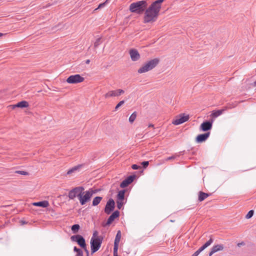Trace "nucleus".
Returning a JSON list of instances; mask_svg holds the SVG:
<instances>
[{"label":"nucleus","mask_w":256,"mask_h":256,"mask_svg":"<svg viewBox=\"0 0 256 256\" xmlns=\"http://www.w3.org/2000/svg\"><path fill=\"white\" fill-rule=\"evenodd\" d=\"M164 0H156L148 8H146L144 18V23L156 21L161 8L162 3Z\"/></svg>","instance_id":"1"},{"label":"nucleus","mask_w":256,"mask_h":256,"mask_svg":"<svg viewBox=\"0 0 256 256\" xmlns=\"http://www.w3.org/2000/svg\"><path fill=\"white\" fill-rule=\"evenodd\" d=\"M147 6V2L142 0L132 3L130 5L129 10L132 12L140 14L145 11Z\"/></svg>","instance_id":"2"},{"label":"nucleus","mask_w":256,"mask_h":256,"mask_svg":"<svg viewBox=\"0 0 256 256\" xmlns=\"http://www.w3.org/2000/svg\"><path fill=\"white\" fill-rule=\"evenodd\" d=\"M160 60L158 58H155L147 62L138 70V73L142 74L152 70L158 64Z\"/></svg>","instance_id":"3"},{"label":"nucleus","mask_w":256,"mask_h":256,"mask_svg":"<svg viewBox=\"0 0 256 256\" xmlns=\"http://www.w3.org/2000/svg\"><path fill=\"white\" fill-rule=\"evenodd\" d=\"M95 192H96L92 188H90L88 190L82 191L78 198L80 204L84 205L86 202L90 201Z\"/></svg>","instance_id":"4"},{"label":"nucleus","mask_w":256,"mask_h":256,"mask_svg":"<svg viewBox=\"0 0 256 256\" xmlns=\"http://www.w3.org/2000/svg\"><path fill=\"white\" fill-rule=\"evenodd\" d=\"M102 242V238H92L90 240V247L92 254L96 252L100 249Z\"/></svg>","instance_id":"5"},{"label":"nucleus","mask_w":256,"mask_h":256,"mask_svg":"<svg viewBox=\"0 0 256 256\" xmlns=\"http://www.w3.org/2000/svg\"><path fill=\"white\" fill-rule=\"evenodd\" d=\"M82 186H78L70 190L68 192V198L70 200H74L76 197L79 198L81 193L84 190Z\"/></svg>","instance_id":"6"},{"label":"nucleus","mask_w":256,"mask_h":256,"mask_svg":"<svg viewBox=\"0 0 256 256\" xmlns=\"http://www.w3.org/2000/svg\"><path fill=\"white\" fill-rule=\"evenodd\" d=\"M70 239L73 242H77L78 244L82 248H85L86 244L84 238L80 234L74 235L71 236Z\"/></svg>","instance_id":"7"},{"label":"nucleus","mask_w":256,"mask_h":256,"mask_svg":"<svg viewBox=\"0 0 256 256\" xmlns=\"http://www.w3.org/2000/svg\"><path fill=\"white\" fill-rule=\"evenodd\" d=\"M84 78L78 74L70 76L66 80L68 84H78L82 82Z\"/></svg>","instance_id":"8"},{"label":"nucleus","mask_w":256,"mask_h":256,"mask_svg":"<svg viewBox=\"0 0 256 256\" xmlns=\"http://www.w3.org/2000/svg\"><path fill=\"white\" fill-rule=\"evenodd\" d=\"M189 118L190 116L188 115H185L184 114H182L176 116L172 123L174 125H178L188 121Z\"/></svg>","instance_id":"9"},{"label":"nucleus","mask_w":256,"mask_h":256,"mask_svg":"<svg viewBox=\"0 0 256 256\" xmlns=\"http://www.w3.org/2000/svg\"><path fill=\"white\" fill-rule=\"evenodd\" d=\"M114 204L115 203L114 200L110 198L106 202L104 208V212L108 214H110L111 212L114 210Z\"/></svg>","instance_id":"10"},{"label":"nucleus","mask_w":256,"mask_h":256,"mask_svg":"<svg viewBox=\"0 0 256 256\" xmlns=\"http://www.w3.org/2000/svg\"><path fill=\"white\" fill-rule=\"evenodd\" d=\"M213 121H206L203 122L200 126V129L203 132H206L210 130L212 128Z\"/></svg>","instance_id":"11"},{"label":"nucleus","mask_w":256,"mask_h":256,"mask_svg":"<svg viewBox=\"0 0 256 256\" xmlns=\"http://www.w3.org/2000/svg\"><path fill=\"white\" fill-rule=\"evenodd\" d=\"M135 178V175H132L128 176L127 178H126L120 183V186L122 188L126 187L134 181Z\"/></svg>","instance_id":"12"},{"label":"nucleus","mask_w":256,"mask_h":256,"mask_svg":"<svg viewBox=\"0 0 256 256\" xmlns=\"http://www.w3.org/2000/svg\"><path fill=\"white\" fill-rule=\"evenodd\" d=\"M130 54L132 60L134 62L137 61L140 58V54L136 49L130 50Z\"/></svg>","instance_id":"13"},{"label":"nucleus","mask_w":256,"mask_h":256,"mask_svg":"<svg viewBox=\"0 0 256 256\" xmlns=\"http://www.w3.org/2000/svg\"><path fill=\"white\" fill-rule=\"evenodd\" d=\"M210 132H208L205 134H198L196 139V140L198 143L202 142L206 140V139L210 136Z\"/></svg>","instance_id":"14"},{"label":"nucleus","mask_w":256,"mask_h":256,"mask_svg":"<svg viewBox=\"0 0 256 256\" xmlns=\"http://www.w3.org/2000/svg\"><path fill=\"white\" fill-rule=\"evenodd\" d=\"M120 216V212L118 210L114 211L108 218L106 225L110 224L116 218Z\"/></svg>","instance_id":"15"},{"label":"nucleus","mask_w":256,"mask_h":256,"mask_svg":"<svg viewBox=\"0 0 256 256\" xmlns=\"http://www.w3.org/2000/svg\"><path fill=\"white\" fill-rule=\"evenodd\" d=\"M118 96L116 90H112L108 91L104 95L105 98H108L111 97Z\"/></svg>","instance_id":"16"},{"label":"nucleus","mask_w":256,"mask_h":256,"mask_svg":"<svg viewBox=\"0 0 256 256\" xmlns=\"http://www.w3.org/2000/svg\"><path fill=\"white\" fill-rule=\"evenodd\" d=\"M12 106L13 108H24L28 106V104L26 101L23 100L18 102L16 104L12 105Z\"/></svg>","instance_id":"17"},{"label":"nucleus","mask_w":256,"mask_h":256,"mask_svg":"<svg viewBox=\"0 0 256 256\" xmlns=\"http://www.w3.org/2000/svg\"><path fill=\"white\" fill-rule=\"evenodd\" d=\"M120 238H121V232L120 230H118L117 232V234H116V238H115L114 248H118V244H119V242L120 240Z\"/></svg>","instance_id":"18"},{"label":"nucleus","mask_w":256,"mask_h":256,"mask_svg":"<svg viewBox=\"0 0 256 256\" xmlns=\"http://www.w3.org/2000/svg\"><path fill=\"white\" fill-rule=\"evenodd\" d=\"M33 205L42 208H46L48 206L49 203L46 200H44L42 202H34L33 203Z\"/></svg>","instance_id":"19"},{"label":"nucleus","mask_w":256,"mask_h":256,"mask_svg":"<svg viewBox=\"0 0 256 256\" xmlns=\"http://www.w3.org/2000/svg\"><path fill=\"white\" fill-rule=\"evenodd\" d=\"M210 194L207 193L200 191L198 192V200L200 202H202Z\"/></svg>","instance_id":"20"},{"label":"nucleus","mask_w":256,"mask_h":256,"mask_svg":"<svg viewBox=\"0 0 256 256\" xmlns=\"http://www.w3.org/2000/svg\"><path fill=\"white\" fill-rule=\"evenodd\" d=\"M225 110V109L219 110L216 111H213L211 116L214 118H216L220 116L223 112Z\"/></svg>","instance_id":"21"},{"label":"nucleus","mask_w":256,"mask_h":256,"mask_svg":"<svg viewBox=\"0 0 256 256\" xmlns=\"http://www.w3.org/2000/svg\"><path fill=\"white\" fill-rule=\"evenodd\" d=\"M214 241V240L213 238L210 237V240L207 242H206L202 246H201L200 248V250L202 251L203 250H204L205 248H206L207 247H208V246H210L213 242Z\"/></svg>","instance_id":"22"},{"label":"nucleus","mask_w":256,"mask_h":256,"mask_svg":"<svg viewBox=\"0 0 256 256\" xmlns=\"http://www.w3.org/2000/svg\"><path fill=\"white\" fill-rule=\"evenodd\" d=\"M124 194H125V190H120L118 192V194L116 196V200H124Z\"/></svg>","instance_id":"23"},{"label":"nucleus","mask_w":256,"mask_h":256,"mask_svg":"<svg viewBox=\"0 0 256 256\" xmlns=\"http://www.w3.org/2000/svg\"><path fill=\"white\" fill-rule=\"evenodd\" d=\"M102 198L101 196L95 197L92 200V206H96L98 205L100 203Z\"/></svg>","instance_id":"24"},{"label":"nucleus","mask_w":256,"mask_h":256,"mask_svg":"<svg viewBox=\"0 0 256 256\" xmlns=\"http://www.w3.org/2000/svg\"><path fill=\"white\" fill-rule=\"evenodd\" d=\"M212 248L215 252H216L218 251L222 250L224 248V246L222 244H217L216 246H214Z\"/></svg>","instance_id":"25"},{"label":"nucleus","mask_w":256,"mask_h":256,"mask_svg":"<svg viewBox=\"0 0 256 256\" xmlns=\"http://www.w3.org/2000/svg\"><path fill=\"white\" fill-rule=\"evenodd\" d=\"M80 166L78 165L72 168L67 172V174H70L74 172L76 170H78Z\"/></svg>","instance_id":"26"},{"label":"nucleus","mask_w":256,"mask_h":256,"mask_svg":"<svg viewBox=\"0 0 256 256\" xmlns=\"http://www.w3.org/2000/svg\"><path fill=\"white\" fill-rule=\"evenodd\" d=\"M136 112H134L132 114L131 116H130L129 118V122H130V123H132L134 120H136Z\"/></svg>","instance_id":"27"},{"label":"nucleus","mask_w":256,"mask_h":256,"mask_svg":"<svg viewBox=\"0 0 256 256\" xmlns=\"http://www.w3.org/2000/svg\"><path fill=\"white\" fill-rule=\"evenodd\" d=\"M80 226L79 224H75L72 226V230L73 232L74 233H76L78 231V230L80 229Z\"/></svg>","instance_id":"28"},{"label":"nucleus","mask_w":256,"mask_h":256,"mask_svg":"<svg viewBox=\"0 0 256 256\" xmlns=\"http://www.w3.org/2000/svg\"><path fill=\"white\" fill-rule=\"evenodd\" d=\"M117 208L120 210L124 204V200H116Z\"/></svg>","instance_id":"29"},{"label":"nucleus","mask_w":256,"mask_h":256,"mask_svg":"<svg viewBox=\"0 0 256 256\" xmlns=\"http://www.w3.org/2000/svg\"><path fill=\"white\" fill-rule=\"evenodd\" d=\"M74 250L76 252V256L83 255V252L82 250L80 248H77L76 246L74 247Z\"/></svg>","instance_id":"30"},{"label":"nucleus","mask_w":256,"mask_h":256,"mask_svg":"<svg viewBox=\"0 0 256 256\" xmlns=\"http://www.w3.org/2000/svg\"><path fill=\"white\" fill-rule=\"evenodd\" d=\"M254 214V211L253 210H250L248 212V213L246 215V218L247 219H249V218H251L253 216Z\"/></svg>","instance_id":"31"},{"label":"nucleus","mask_w":256,"mask_h":256,"mask_svg":"<svg viewBox=\"0 0 256 256\" xmlns=\"http://www.w3.org/2000/svg\"><path fill=\"white\" fill-rule=\"evenodd\" d=\"M101 44L100 38H98L96 40V42L94 43V48H98Z\"/></svg>","instance_id":"32"},{"label":"nucleus","mask_w":256,"mask_h":256,"mask_svg":"<svg viewBox=\"0 0 256 256\" xmlns=\"http://www.w3.org/2000/svg\"><path fill=\"white\" fill-rule=\"evenodd\" d=\"M124 102H125L124 100L120 102L114 108V110L116 111L120 106L124 104Z\"/></svg>","instance_id":"33"},{"label":"nucleus","mask_w":256,"mask_h":256,"mask_svg":"<svg viewBox=\"0 0 256 256\" xmlns=\"http://www.w3.org/2000/svg\"><path fill=\"white\" fill-rule=\"evenodd\" d=\"M108 0H106L105 2L100 4L98 5V7L94 10V11L96 10H98L99 8L104 7L106 6V2H108Z\"/></svg>","instance_id":"34"},{"label":"nucleus","mask_w":256,"mask_h":256,"mask_svg":"<svg viewBox=\"0 0 256 256\" xmlns=\"http://www.w3.org/2000/svg\"><path fill=\"white\" fill-rule=\"evenodd\" d=\"M15 173L24 176L28 174V172L23 170H16Z\"/></svg>","instance_id":"35"},{"label":"nucleus","mask_w":256,"mask_h":256,"mask_svg":"<svg viewBox=\"0 0 256 256\" xmlns=\"http://www.w3.org/2000/svg\"><path fill=\"white\" fill-rule=\"evenodd\" d=\"M149 164V162L148 161H144L142 162V165L144 168H146Z\"/></svg>","instance_id":"36"},{"label":"nucleus","mask_w":256,"mask_h":256,"mask_svg":"<svg viewBox=\"0 0 256 256\" xmlns=\"http://www.w3.org/2000/svg\"><path fill=\"white\" fill-rule=\"evenodd\" d=\"M176 156L174 155V156H171L168 157L167 158H166L165 160L166 161H168V160H174V158H176Z\"/></svg>","instance_id":"37"},{"label":"nucleus","mask_w":256,"mask_h":256,"mask_svg":"<svg viewBox=\"0 0 256 256\" xmlns=\"http://www.w3.org/2000/svg\"><path fill=\"white\" fill-rule=\"evenodd\" d=\"M202 251L200 250V248L194 254H192V256H198V255L200 254V252Z\"/></svg>","instance_id":"38"},{"label":"nucleus","mask_w":256,"mask_h":256,"mask_svg":"<svg viewBox=\"0 0 256 256\" xmlns=\"http://www.w3.org/2000/svg\"><path fill=\"white\" fill-rule=\"evenodd\" d=\"M117 90L118 94V96L124 94V91L122 89H118V90Z\"/></svg>","instance_id":"39"},{"label":"nucleus","mask_w":256,"mask_h":256,"mask_svg":"<svg viewBox=\"0 0 256 256\" xmlns=\"http://www.w3.org/2000/svg\"><path fill=\"white\" fill-rule=\"evenodd\" d=\"M132 168L133 170H138L139 168H140V166H139L137 164H134L132 165Z\"/></svg>","instance_id":"40"},{"label":"nucleus","mask_w":256,"mask_h":256,"mask_svg":"<svg viewBox=\"0 0 256 256\" xmlns=\"http://www.w3.org/2000/svg\"><path fill=\"white\" fill-rule=\"evenodd\" d=\"M118 248H114V256H118Z\"/></svg>","instance_id":"41"},{"label":"nucleus","mask_w":256,"mask_h":256,"mask_svg":"<svg viewBox=\"0 0 256 256\" xmlns=\"http://www.w3.org/2000/svg\"><path fill=\"white\" fill-rule=\"evenodd\" d=\"M98 231L95 230V231H94V232H93V234H92V238H98Z\"/></svg>","instance_id":"42"},{"label":"nucleus","mask_w":256,"mask_h":256,"mask_svg":"<svg viewBox=\"0 0 256 256\" xmlns=\"http://www.w3.org/2000/svg\"><path fill=\"white\" fill-rule=\"evenodd\" d=\"M215 252L213 250L212 248H211L210 251V252L208 254L209 256H212L214 254Z\"/></svg>","instance_id":"43"},{"label":"nucleus","mask_w":256,"mask_h":256,"mask_svg":"<svg viewBox=\"0 0 256 256\" xmlns=\"http://www.w3.org/2000/svg\"><path fill=\"white\" fill-rule=\"evenodd\" d=\"M244 244H245V243L244 242H241L238 243L237 246L238 247H240L241 246H244Z\"/></svg>","instance_id":"44"},{"label":"nucleus","mask_w":256,"mask_h":256,"mask_svg":"<svg viewBox=\"0 0 256 256\" xmlns=\"http://www.w3.org/2000/svg\"><path fill=\"white\" fill-rule=\"evenodd\" d=\"M20 223H21L22 224H27V222H26L25 221L21 220L20 221Z\"/></svg>","instance_id":"45"},{"label":"nucleus","mask_w":256,"mask_h":256,"mask_svg":"<svg viewBox=\"0 0 256 256\" xmlns=\"http://www.w3.org/2000/svg\"><path fill=\"white\" fill-rule=\"evenodd\" d=\"M84 250L87 253V256H88V250L86 249V247L85 248H84Z\"/></svg>","instance_id":"46"},{"label":"nucleus","mask_w":256,"mask_h":256,"mask_svg":"<svg viewBox=\"0 0 256 256\" xmlns=\"http://www.w3.org/2000/svg\"><path fill=\"white\" fill-rule=\"evenodd\" d=\"M252 86H256V80L253 84H252Z\"/></svg>","instance_id":"47"},{"label":"nucleus","mask_w":256,"mask_h":256,"mask_svg":"<svg viewBox=\"0 0 256 256\" xmlns=\"http://www.w3.org/2000/svg\"><path fill=\"white\" fill-rule=\"evenodd\" d=\"M90 62V60H86V64H88Z\"/></svg>","instance_id":"48"},{"label":"nucleus","mask_w":256,"mask_h":256,"mask_svg":"<svg viewBox=\"0 0 256 256\" xmlns=\"http://www.w3.org/2000/svg\"><path fill=\"white\" fill-rule=\"evenodd\" d=\"M148 127L150 128V127H154V125L152 124H150L148 125Z\"/></svg>","instance_id":"49"},{"label":"nucleus","mask_w":256,"mask_h":256,"mask_svg":"<svg viewBox=\"0 0 256 256\" xmlns=\"http://www.w3.org/2000/svg\"><path fill=\"white\" fill-rule=\"evenodd\" d=\"M3 35V34L0 32V36H2Z\"/></svg>","instance_id":"50"},{"label":"nucleus","mask_w":256,"mask_h":256,"mask_svg":"<svg viewBox=\"0 0 256 256\" xmlns=\"http://www.w3.org/2000/svg\"><path fill=\"white\" fill-rule=\"evenodd\" d=\"M76 256H83V255Z\"/></svg>","instance_id":"51"}]
</instances>
